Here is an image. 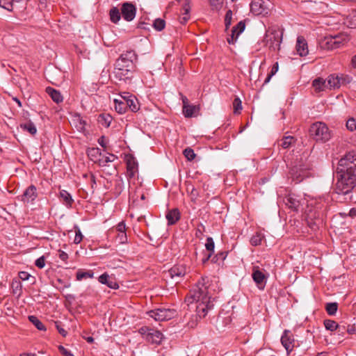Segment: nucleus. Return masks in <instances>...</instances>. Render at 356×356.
Segmentation results:
<instances>
[{
	"mask_svg": "<svg viewBox=\"0 0 356 356\" xmlns=\"http://www.w3.org/2000/svg\"><path fill=\"white\" fill-rule=\"evenodd\" d=\"M338 180L335 191L338 194L347 195L356 186V154L353 152L344 155L337 168Z\"/></svg>",
	"mask_w": 356,
	"mask_h": 356,
	"instance_id": "1",
	"label": "nucleus"
},
{
	"mask_svg": "<svg viewBox=\"0 0 356 356\" xmlns=\"http://www.w3.org/2000/svg\"><path fill=\"white\" fill-rule=\"evenodd\" d=\"M209 286V277L202 276L185 298L188 306L195 304L196 318L205 317L208 312L213 308L215 298L210 296Z\"/></svg>",
	"mask_w": 356,
	"mask_h": 356,
	"instance_id": "2",
	"label": "nucleus"
},
{
	"mask_svg": "<svg viewBox=\"0 0 356 356\" xmlns=\"http://www.w3.org/2000/svg\"><path fill=\"white\" fill-rule=\"evenodd\" d=\"M137 55L134 51L129 50L122 54L115 60L113 69V74L116 79L124 82L131 81L134 74L136 70L135 61Z\"/></svg>",
	"mask_w": 356,
	"mask_h": 356,
	"instance_id": "3",
	"label": "nucleus"
},
{
	"mask_svg": "<svg viewBox=\"0 0 356 356\" xmlns=\"http://www.w3.org/2000/svg\"><path fill=\"white\" fill-rule=\"evenodd\" d=\"M283 31L284 29L278 26L269 28L266 31L264 42L270 50L273 51L280 50L282 42Z\"/></svg>",
	"mask_w": 356,
	"mask_h": 356,
	"instance_id": "4",
	"label": "nucleus"
},
{
	"mask_svg": "<svg viewBox=\"0 0 356 356\" xmlns=\"http://www.w3.org/2000/svg\"><path fill=\"white\" fill-rule=\"evenodd\" d=\"M348 41L349 38L348 35L344 33H340L337 35H325L320 40L319 45L323 49L333 50L341 47Z\"/></svg>",
	"mask_w": 356,
	"mask_h": 356,
	"instance_id": "5",
	"label": "nucleus"
},
{
	"mask_svg": "<svg viewBox=\"0 0 356 356\" xmlns=\"http://www.w3.org/2000/svg\"><path fill=\"white\" fill-rule=\"evenodd\" d=\"M310 136L316 141L326 142L331 138V134L326 124L321 122H316L309 128Z\"/></svg>",
	"mask_w": 356,
	"mask_h": 356,
	"instance_id": "6",
	"label": "nucleus"
},
{
	"mask_svg": "<svg viewBox=\"0 0 356 356\" xmlns=\"http://www.w3.org/2000/svg\"><path fill=\"white\" fill-rule=\"evenodd\" d=\"M108 234L114 235L115 241L120 244L127 243V235L126 232V225L124 221L120 222L116 226L108 230Z\"/></svg>",
	"mask_w": 356,
	"mask_h": 356,
	"instance_id": "7",
	"label": "nucleus"
},
{
	"mask_svg": "<svg viewBox=\"0 0 356 356\" xmlns=\"http://www.w3.org/2000/svg\"><path fill=\"white\" fill-rule=\"evenodd\" d=\"M187 270L188 268L186 265L183 264H176L174 265L168 271L164 272V276L167 278L170 277L178 282L186 275L187 273Z\"/></svg>",
	"mask_w": 356,
	"mask_h": 356,
	"instance_id": "8",
	"label": "nucleus"
},
{
	"mask_svg": "<svg viewBox=\"0 0 356 356\" xmlns=\"http://www.w3.org/2000/svg\"><path fill=\"white\" fill-rule=\"evenodd\" d=\"M175 311L165 308H157L149 312L150 317L158 321H167L174 317Z\"/></svg>",
	"mask_w": 356,
	"mask_h": 356,
	"instance_id": "9",
	"label": "nucleus"
},
{
	"mask_svg": "<svg viewBox=\"0 0 356 356\" xmlns=\"http://www.w3.org/2000/svg\"><path fill=\"white\" fill-rule=\"evenodd\" d=\"M308 170L309 165H296L291 168L289 173L293 181L298 184L308 177Z\"/></svg>",
	"mask_w": 356,
	"mask_h": 356,
	"instance_id": "10",
	"label": "nucleus"
},
{
	"mask_svg": "<svg viewBox=\"0 0 356 356\" xmlns=\"http://www.w3.org/2000/svg\"><path fill=\"white\" fill-rule=\"evenodd\" d=\"M302 199L299 195L289 193L284 198L283 202L291 210L298 211L302 204Z\"/></svg>",
	"mask_w": 356,
	"mask_h": 356,
	"instance_id": "11",
	"label": "nucleus"
},
{
	"mask_svg": "<svg viewBox=\"0 0 356 356\" xmlns=\"http://www.w3.org/2000/svg\"><path fill=\"white\" fill-rule=\"evenodd\" d=\"M38 196L37 188L34 185L29 186L18 199L24 204H33Z\"/></svg>",
	"mask_w": 356,
	"mask_h": 356,
	"instance_id": "12",
	"label": "nucleus"
},
{
	"mask_svg": "<svg viewBox=\"0 0 356 356\" xmlns=\"http://www.w3.org/2000/svg\"><path fill=\"white\" fill-rule=\"evenodd\" d=\"M281 343L284 348L286 349L287 354H289L296 346V340L293 333L289 330H285L281 337Z\"/></svg>",
	"mask_w": 356,
	"mask_h": 356,
	"instance_id": "13",
	"label": "nucleus"
},
{
	"mask_svg": "<svg viewBox=\"0 0 356 356\" xmlns=\"http://www.w3.org/2000/svg\"><path fill=\"white\" fill-rule=\"evenodd\" d=\"M120 10L122 17L127 22L132 21L136 17V6L130 2L123 3L122 4Z\"/></svg>",
	"mask_w": 356,
	"mask_h": 356,
	"instance_id": "14",
	"label": "nucleus"
},
{
	"mask_svg": "<svg viewBox=\"0 0 356 356\" xmlns=\"http://www.w3.org/2000/svg\"><path fill=\"white\" fill-rule=\"evenodd\" d=\"M252 277L257 287L263 290L266 286L267 276L260 270L259 266L252 267Z\"/></svg>",
	"mask_w": 356,
	"mask_h": 356,
	"instance_id": "15",
	"label": "nucleus"
},
{
	"mask_svg": "<svg viewBox=\"0 0 356 356\" xmlns=\"http://www.w3.org/2000/svg\"><path fill=\"white\" fill-rule=\"evenodd\" d=\"M127 177L129 179L133 178L138 172V163L136 159L131 155L126 156Z\"/></svg>",
	"mask_w": 356,
	"mask_h": 356,
	"instance_id": "16",
	"label": "nucleus"
},
{
	"mask_svg": "<svg viewBox=\"0 0 356 356\" xmlns=\"http://www.w3.org/2000/svg\"><path fill=\"white\" fill-rule=\"evenodd\" d=\"M347 82H349L350 77H347ZM346 78L338 75H330L326 81L327 87L330 89L339 88L341 84L345 83Z\"/></svg>",
	"mask_w": 356,
	"mask_h": 356,
	"instance_id": "17",
	"label": "nucleus"
},
{
	"mask_svg": "<svg viewBox=\"0 0 356 356\" xmlns=\"http://www.w3.org/2000/svg\"><path fill=\"white\" fill-rule=\"evenodd\" d=\"M245 24L244 21H240L236 26H234L232 30L230 38H227L229 44H234L238 38V35L245 30Z\"/></svg>",
	"mask_w": 356,
	"mask_h": 356,
	"instance_id": "18",
	"label": "nucleus"
},
{
	"mask_svg": "<svg viewBox=\"0 0 356 356\" xmlns=\"http://www.w3.org/2000/svg\"><path fill=\"white\" fill-rule=\"evenodd\" d=\"M307 225L312 229L316 230L319 226L323 225V220L316 216L315 213L310 212L306 217Z\"/></svg>",
	"mask_w": 356,
	"mask_h": 356,
	"instance_id": "19",
	"label": "nucleus"
},
{
	"mask_svg": "<svg viewBox=\"0 0 356 356\" xmlns=\"http://www.w3.org/2000/svg\"><path fill=\"white\" fill-rule=\"evenodd\" d=\"M296 48L298 54L300 56H305L308 54L307 43L303 36L300 35L298 37Z\"/></svg>",
	"mask_w": 356,
	"mask_h": 356,
	"instance_id": "20",
	"label": "nucleus"
},
{
	"mask_svg": "<svg viewBox=\"0 0 356 356\" xmlns=\"http://www.w3.org/2000/svg\"><path fill=\"white\" fill-rule=\"evenodd\" d=\"M250 10L255 15L266 13V8L262 0H254L250 3Z\"/></svg>",
	"mask_w": 356,
	"mask_h": 356,
	"instance_id": "21",
	"label": "nucleus"
},
{
	"mask_svg": "<svg viewBox=\"0 0 356 356\" xmlns=\"http://www.w3.org/2000/svg\"><path fill=\"white\" fill-rule=\"evenodd\" d=\"M180 212L177 208L169 210L165 216L168 225H175L180 219Z\"/></svg>",
	"mask_w": 356,
	"mask_h": 356,
	"instance_id": "22",
	"label": "nucleus"
},
{
	"mask_svg": "<svg viewBox=\"0 0 356 356\" xmlns=\"http://www.w3.org/2000/svg\"><path fill=\"white\" fill-rule=\"evenodd\" d=\"M98 280L100 283L107 285L109 288L117 289L119 288L118 284L113 280L109 279V275L105 273L101 275Z\"/></svg>",
	"mask_w": 356,
	"mask_h": 356,
	"instance_id": "23",
	"label": "nucleus"
},
{
	"mask_svg": "<svg viewBox=\"0 0 356 356\" xmlns=\"http://www.w3.org/2000/svg\"><path fill=\"white\" fill-rule=\"evenodd\" d=\"M162 339L163 334L160 331L152 328L150 333H149L146 341L152 343L159 344L161 342Z\"/></svg>",
	"mask_w": 356,
	"mask_h": 356,
	"instance_id": "24",
	"label": "nucleus"
},
{
	"mask_svg": "<svg viewBox=\"0 0 356 356\" xmlns=\"http://www.w3.org/2000/svg\"><path fill=\"white\" fill-rule=\"evenodd\" d=\"M46 92L56 104H59L63 101V97L60 91L51 87H47L46 88Z\"/></svg>",
	"mask_w": 356,
	"mask_h": 356,
	"instance_id": "25",
	"label": "nucleus"
},
{
	"mask_svg": "<svg viewBox=\"0 0 356 356\" xmlns=\"http://www.w3.org/2000/svg\"><path fill=\"white\" fill-rule=\"evenodd\" d=\"M60 198L67 208L72 207L74 200L72 199V195L67 191L61 190L60 191Z\"/></svg>",
	"mask_w": 356,
	"mask_h": 356,
	"instance_id": "26",
	"label": "nucleus"
},
{
	"mask_svg": "<svg viewBox=\"0 0 356 356\" xmlns=\"http://www.w3.org/2000/svg\"><path fill=\"white\" fill-rule=\"evenodd\" d=\"M296 139L291 136H284L278 141V145L284 149L290 147L292 145L295 144Z\"/></svg>",
	"mask_w": 356,
	"mask_h": 356,
	"instance_id": "27",
	"label": "nucleus"
},
{
	"mask_svg": "<svg viewBox=\"0 0 356 356\" xmlns=\"http://www.w3.org/2000/svg\"><path fill=\"white\" fill-rule=\"evenodd\" d=\"M200 110L199 106L186 105L183 106V113L186 118H191Z\"/></svg>",
	"mask_w": 356,
	"mask_h": 356,
	"instance_id": "28",
	"label": "nucleus"
},
{
	"mask_svg": "<svg viewBox=\"0 0 356 356\" xmlns=\"http://www.w3.org/2000/svg\"><path fill=\"white\" fill-rule=\"evenodd\" d=\"M124 102L127 109L129 108L132 112H137L140 109L138 101L134 95Z\"/></svg>",
	"mask_w": 356,
	"mask_h": 356,
	"instance_id": "29",
	"label": "nucleus"
},
{
	"mask_svg": "<svg viewBox=\"0 0 356 356\" xmlns=\"http://www.w3.org/2000/svg\"><path fill=\"white\" fill-rule=\"evenodd\" d=\"M312 86L316 92L323 91L327 88L326 80L322 78H317L313 81Z\"/></svg>",
	"mask_w": 356,
	"mask_h": 356,
	"instance_id": "30",
	"label": "nucleus"
},
{
	"mask_svg": "<svg viewBox=\"0 0 356 356\" xmlns=\"http://www.w3.org/2000/svg\"><path fill=\"white\" fill-rule=\"evenodd\" d=\"M112 120L111 115L107 113L100 114L98 118L99 123L106 128H108L111 125Z\"/></svg>",
	"mask_w": 356,
	"mask_h": 356,
	"instance_id": "31",
	"label": "nucleus"
},
{
	"mask_svg": "<svg viewBox=\"0 0 356 356\" xmlns=\"http://www.w3.org/2000/svg\"><path fill=\"white\" fill-rule=\"evenodd\" d=\"M20 128L25 131L29 132L31 135L34 136L37 133L35 125L31 121L21 124Z\"/></svg>",
	"mask_w": 356,
	"mask_h": 356,
	"instance_id": "32",
	"label": "nucleus"
},
{
	"mask_svg": "<svg viewBox=\"0 0 356 356\" xmlns=\"http://www.w3.org/2000/svg\"><path fill=\"white\" fill-rule=\"evenodd\" d=\"M121 13L116 7H113L109 11L110 19L113 23H118L121 18Z\"/></svg>",
	"mask_w": 356,
	"mask_h": 356,
	"instance_id": "33",
	"label": "nucleus"
},
{
	"mask_svg": "<svg viewBox=\"0 0 356 356\" xmlns=\"http://www.w3.org/2000/svg\"><path fill=\"white\" fill-rule=\"evenodd\" d=\"M94 273L92 270L83 271L81 269L78 270L76 274V280L81 281L83 279L92 278Z\"/></svg>",
	"mask_w": 356,
	"mask_h": 356,
	"instance_id": "34",
	"label": "nucleus"
},
{
	"mask_svg": "<svg viewBox=\"0 0 356 356\" xmlns=\"http://www.w3.org/2000/svg\"><path fill=\"white\" fill-rule=\"evenodd\" d=\"M115 104V111L120 113H124L127 111V107L124 101H122L121 99H114Z\"/></svg>",
	"mask_w": 356,
	"mask_h": 356,
	"instance_id": "35",
	"label": "nucleus"
},
{
	"mask_svg": "<svg viewBox=\"0 0 356 356\" xmlns=\"http://www.w3.org/2000/svg\"><path fill=\"white\" fill-rule=\"evenodd\" d=\"M324 326L326 330L332 332L337 329H339V331H340L341 328L336 321L330 319H326L324 321Z\"/></svg>",
	"mask_w": 356,
	"mask_h": 356,
	"instance_id": "36",
	"label": "nucleus"
},
{
	"mask_svg": "<svg viewBox=\"0 0 356 356\" xmlns=\"http://www.w3.org/2000/svg\"><path fill=\"white\" fill-rule=\"evenodd\" d=\"M325 309L327 313L330 316H334L336 314L338 309V303L337 302H327L325 305Z\"/></svg>",
	"mask_w": 356,
	"mask_h": 356,
	"instance_id": "37",
	"label": "nucleus"
},
{
	"mask_svg": "<svg viewBox=\"0 0 356 356\" xmlns=\"http://www.w3.org/2000/svg\"><path fill=\"white\" fill-rule=\"evenodd\" d=\"M29 320L35 326V327L42 331L46 330L44 325L35 316H29Z\"/></svg>",
	"mask_w": 356,
	"mask_h": 356,
	"instance_id": "38",
	"label": "nucleus"
},
{
	"mask_svg": "<svg viewBox=\"0 0 356 356\" xmlns=\"http://www.w3.org/2000/svg\"><path fill=\"white\" fill-rule=\"evenodd\" d=\"M264 236L260 232H257L256 234L253 235L250 238V243L253 246L259 245L264 239Z\"/></svg>",
	"mask_w": 356,
	"mask_h": 356,
	"instance_id": "39",
	"label": "nucleus"
},
{
	"mask_svg": "<svg viewBox=\"0 0 356 356\" xmlns=\"http://www.w3.org/2000/svg\"><path fill=\"white\" fill-rule=\"evenodd\" d=\"M11 286L13 293L17 294L18 296H20L22 293V285L20 281L13 280Z\"/></svg>",
	"mask_w": 356,
	"mask_h": 356,
	"instance_id": "40",
	"label": "nucleus"
},
{
	"mask_svg": "<svg viewBox=\"0 0 356 356\" xmlns=\"http://www.w3.org/2000/svg\"><path fill=\"white\" fill-rule=\"evenodd\" d=\"M117 159V156L113 154H110L107 156H103L99 159V162L100 165H105L107 163L113 162Z\"/></svg>",
	"mask_w": 356,
	"mask_h": 356,
	"instance_id": "41",
	"label": "nucleus"
},
{
	"mask_svg": "<svg viewBox=\"0 0 356 356\" xmlns=\"http://www.w3.org/2000/svg\"><path fill=\"white\" fill-rule=\"evenodd\" d=\"M14 2V0H0V6L8 11H12Z\"/></svg>",
	"mask_w": 356,
	"mask_h": 356,
	"instance_id": "42",
	"label": "nucleus"
},
{
	"mask_svg": "<svg viewBox=\"0 0 356 356\" xmlns=\"http://www.w3.org/2000/svg\"><path fill=\"white\" fill-rule=\"evenodd\" d=\"M165 22L162 19H156L153 23V26L156 31H162L165 28Z\"/></svg>",
	"mask_w": 356,
	"mask_h": 356,
	"instance_id": "43",
	"label": "nucleus"
},
{
	"mask_svg": "<svg viewBox=\"0 0 356 356\" xmlns=\"http://www.w3.org/2000/svg\"><path fill=\"white\" fill-rule=\"evenodd\" d=\"M234 113L238 114L242 110L241 101L238 97H236L233 102Z\"/></svg>",
	"mask_w": 356,
	"mask_h": 356,
	"instance_id": "44",
	"label": "nucleus"
},
{
	"mask_svg": "<svg viewBox=\"0 0 356 356\" xmlns=\"http://www.w3.org/2000/svg\"><path fill=\"white\" fill-rule=\"evenodd\" d=\"M183 154L188 161H193L196 156L193 149H191V147L186 148L184 150Z\"/></svg>",
	"mask_w": 356,
	"mask_h": 356,
	"instance_id": "45",
	"label": "nucleus"
},
{
	"mask_svg": "<svg viewBox=\"0 0 356 356\" xmlns=\"http://www.w3.org/2000/svg\"><path fill=\"white\" fill-rule=\"evenodd\" d=\"M278 68H279V66H278V63H275L272 68H271V70H270V72L268 74L267 77L266 78L265 81H264V83H267L270 81V79L272 78L273 76H274L277 72L278 71Z\"/></svg>",
	"mask_w": 356,
	"mask_h": 356,
	"instance_id": "46",
	"label": "nucleus"
},
{
	"mask_svg": "<svg viewBox=\"0 0 356 356\" xmlns=\"http://www.w3.org/2000/svg\"><path fill=\"white\" fill-rule=\"evenodd\" d=\"M18 275H19V279L23 280V281L28 280L30 278H31V280H32L31 284H34L35 282V277H31V275L29 273H27V272L20 271Z\"/></svg>",
	"mask_w": 356,
	"mask_h": 356,
	"instance_id": "47",
	"label": "nucleus"
},
{
	"mask_svg": "<svg viewBox=\"0 0 356 356\" xmlns=\"http://www.w3.org/2000/svg\"><path fill=\"white\" fill-rule=\"evenodd\" d=\"M86 124V121L83 120L79 115H77V124H76L77 130L79 131H83L85 129Z\"/></svg>",
	"mask_w": 356,
	"mask_h": 356,
	"instance_id": "48",
	"label": "nucleus"
},
{
	"mask_svg": "<svg viewBox=\"0 0 356 356\" xmlns=\"http://www.w3.org/2000/svg\"><path fill=\"white\" fill-rule=\"evenodd\" d=\"M210 5L213 10H220L222 7L223 0H209Z\"/></svg>",
	"mask_w": 356,
	"mask_h": 356,
	"instance_id": "49",
	"label": "nucleus"
},
{
	"mask_svg": "<svg viewBox=\"0 0 356 356\" xmlns=\"http://www.w3.org/2000/svg\"><path fill=\"white\" fill-rule=\"evenodd\" d=\"M232 11L231 10H228L225 14V24L226 29H227L231 24H232Z\"/></svg>",
	"mask_w": 356,
	"mask_h": 356,
	"instance_id": "50",
	"label": "nucleus"
},
{
	"mask_svg": "<svg viewBox=\"0 0 356 356\" xmlns=\"http://www.w3.org/2000/svg\"><path fill=\"white\" fill-rule=\"evenodd\" d=\"M205 230L206 229L204 225L202 222L198 223L195 232L196 237L202 238V236H203V233L205 232Z\"/></svg>",
	"mask_w": 356,
	"mask_h": 356,
	"instance_id": "51",
	"label": "nucleus"
},
{
	"mask_svg": "<svg viewBox=\"0 0 356 356\" xmlns=\"http://www.w3.org/2000/svg\"><path fill=\"white\" fill-rule=\"evenodd\" d=\"M346 127L351 131H355L356 129V120L353 118H349L346 122Z\"/></svg>",
	"mask_w": 356,
	"mask_h": 356,
	"instance_id": "52",
	"label": "nucleus"
},
{
	"mask_svg": "<svg viewBox=\"0 0 356 356\" xmlns=\"http://www.w3.org/2000/svg\"><path fill=\"white\" fill-rule=\"evenodd\" d=\"M152 328L149 327L143 326L138 330V332L147 340L149 333L152 331Z\"/></svg>",
	"mask_w": 356,
	"mask_h": 356,
	"instance_id": "53",
	"label": "nucleus"
},
{
	"mask_svg": "<svg viewBox=\"0 0 356 356\" xmlns=\"http://www.w3.org/2000/svg\"><path fill=\"white\" fill-rule=\"evenodd\" d=\"M205 247H206V249L211 252L210 253L212 254V252H213L214 250V242H213V240L211 237H208L207 238V242H206V244H205Z\"/></svg>",
	"mask_w": 356,
	"mask_h": 356,
	"instance_id": "54",
	"label": "nucleus"
},
{
	"mask_svg": "<svg viewBox=\"0 0 356 356\" xmlns=\"http://www.w3.org/2000/svg\"><path fill=\"white\" fill-rule=\"evenodd\" d=\"M35 265L39 268H42L45 266V257L44 256H42L37 259L35 261Z\"/></svg>",
	"mask_w": 356,
	"mask_h": 356,
	"instance_id": "55",
	"label": "nucleus"
},
{
	"mask_svg": "<svg viewBox=\"0 0 356 356\" xmlns=\"http://www.w3.org/2000/svg\"><path fill=\"white\" fill-rule=\"evenodd\" d=\"M82 239H83V234H82L81 230L78 228L77 231L76 232L75 237L74 238V243L75 244H79L81 243Z\"/></svg>",
	"mask_w": 356,
	"mask_h": 356,
	"instance_id": "56",
	"label": "nucleus"
},
{
	"mask_svg": "<svg viewBox=\"0 0 356 356\" xmlns=\"http://www.w3.org/2000/svg\"><path fill=\"white\" fill-rule=\"evenodd\" d=\"M190 0H185L183 5L182 10L184 14H189L191 10Z\"/></svg>",
	"mask_w": 356,
	"mask_h": 356,
	"instance_id": "57",
	"label": "nucleus"
},
{
	"mask_svg": "<svg viewBox=\"0 0 356 356\" xmlns=\"http://www.w3.org/2000/svg\"><path fill=\"white\" fill-rule=\"evenodd\" d=\"M255 356H274L272 352L269 350L262 349L260 350Z\"/></svg>",
	"mask_w": 356,
	"mask_h": 356,
	"instance_id": "58",
	"label": "nucleus"
},
{
	"mask_svg": "<svg viewBox=\"0 0 356 356\" xmlns=\"http://www.w3.org/2000/svg\"><path fill=\"white\" fill-rule=\"evenodd\" d=\"M58 350L60 351V353L64 355V356H74L72 353L71 351L68 350L67 349H66L65 348H64L63 346H58Z\"/></svg>",
	"mask_w": 356,
	"mask_h": 356,
	"instance_id": "59",
	"label": "nucleus"
},
{
	"mask_svg": "<svg viewBox=\"0 0 356 356\" xmlns=\"http://www.w3.org/2000/svg\"><path fill=\"white\" fill-rule=\"evenodd\" d=\"M190 19V15L189 14H184V13H181V15L179 17V22L181 24H185L188 19Z\"/></svg>",
	"mask_w": 356,
	"mask_h": 356,
	"instance_id": "60",
	"label": "nucleus"
},
{
	"mask_svg": "<svg viewBox=\"0 0 356 356\" xmlns=\"http://www.w3.org/2000/svg\"><path fill=\"white\" fill-rule=\"evenodd\" d=\"M56 327L58 330V332L63 336L65 337L67 334V331L62 327L60 323L56 322Z\"/></svg>",
	"mask_w": 356,
	"mask_h": 356,
	"instance_id": "61",
	"label": "nucleus"
},
{
	"mask_svg": "<svg viewBox=\"0 0 356 356\" xmlns=\"http://www.w3.org/2000/svg\"><path fill=\"white\" fill-rule=\"evenodd\" d=\"M58 257L63 261H66L68 259V254L63 251V250H59L58 251Z\"/></svg>",
	"mask_w": 356,
	"mask_h": 356,
	"instance_id": "62",
	"label": "nucleus"
},
{
	"mask_svg": "<svg viewBox=\"0 0 356 356\" xmlns=\"http://www.w3.org/2000/svg\"><path fill=\"white\" fill-rule=\"evenodd\" d=\"M349 334H356V327L354 325H348L346 330Z\"/></svg>",
	"mask_w": 356,
	"mask_h": 356,
	"instance_id": "63",
	"label": "nucleus"
},
{
	"mask_svg": "<svg viewBox=\"0 0 356 356\" xmlns=\"http://www.w3.org/2000/svg\"><path fill=\"white\" fill-rule=\"evenodd\" d=\"M134 95H131L129 92H123L122 95H120V97L122 98V101H126L127 99H130L131 97H133Z\"/></svg>",
	"mask_w": 356,
	"mask_h": 356,
	"instance_id": "64",
	"label": "nucleus"
}]
</instances>
